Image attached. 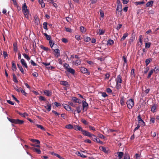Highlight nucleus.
Listing matches in <instances>:
<instances>
[{
    "label": "nucleus",
    "instance_id": "obj_1",
    "mask_svg": "<svg viewBox=\"0 0 159 159\" xmlns=\"http://www.w3.org/2000/svg\"><path fill=\"white\" fill-rule=\"evenodd\" d=\"M8 120L11 123L15 124L21 125L23 123L24 121L23 120H20L18 119H14L7 118Z\"/></svg>",
    "mask_w": 159,
    "mask_h": 159
},
{
    "label": "nucleus",
    "instance_id": "obj_2",
    "mask_svg": "<svg viewBox=\"0 0 159 159\" xmlns=\"http://www.w3.org/2000/svg\"><path fill=\"white\" fill-rule=\"evenodd\" d=\"M22 11L24 14L26 18H28L29 11L27 9L26 3H25L23 5L22 7Z\"/></svg>",
    "mask_w": 159,
    "mask_h": 159
},
{
    "label": "nucleus",
    "instance_id": "obj_3",
    "mask_svg": "<svg viewBox=\"0 0 159 159\" xmlns=\"http://www.w3.org/2000/svg\"><path fill=\"white\" fill-rule=\"evenodd\" d=\"M126 104L128 107L129 109L132 108L134 104L133 100L132 99H129L126 102Z\"/></svg>",
    "mask_w": 159,
    "mask_h": 159
},
{
    "label": "nucleus",
    "instance_id": "obj_4",
    "mask_svg": "<svg viewBox=\"0 0 159 159\" xmlns=\"http://www.w3.org/2000/svg\"><path fill=\"white\" fill-rule=\"evenodd\" d=\"M82 132L84 135L88 136L89 137H91L92 136V134L85 130L83 129L82 131Z\"/></svg>",
    "mask_w": 159,
    "mask_h": 159
},
{
    "label": "nucleus",
    "instance_id": "obj_5",
    "mask_svg": "<svg viewBox=\"0 0 159 159\" xmlns=\"http://www.w3.org/2000/svg\"><path fill=\"white\" fill-rule=\"evenodd\" d=\"M99 148L100 150L102 151L105 153H107L108 152L109 149L107 148H105L103 146H100L99 147Z\"/></svg>",
    "mask_w": 159,
    "mask_h": 159
},
{
    "label": "nucleus",
    "instance_id": "obj_6",
    "mask_svg": "<svg viewBox=\"0 0 159 159\" xmlns=\"http://www.w3.org/2000/svg\"><path fill=\"white\" fill-rule=\"evenodd\" d=\"M82 103L83 110L84 111L85 110V111H86L87 109V107L88 106V103L84 101H82Z\"/></svg>",
    "mask_w": 159,
    "mask_h": 159
},
{
    "label": "nucleus",
    "instance_id": "obj_7",
    "mask_svg": "<svg viewBox=\"0 0 159 159\" xmlns=\"http://www.w3.org/2000/svg\"><path fill=\"white\" fill-rule=\"evenodd\" d=\"M71 62L73 65H75V66H78L81 64V61L80 60L78 59L75 61H71Z\"/></svg>",
    "mask_w": 159,
    "mask_h": 159
},
{
    "label": "nucleus",
    "instance_id": "obj_8",
    "mask_svg": "<svg viewBox=\"0 0 159 159\" xmlns=\"http://www.w3.org/2000/svg\"><path fill=\"white\" fill-rule=\"evenodd\" d=\"M123 154V152H117L115 153V155L116 156H118L119 159H121L122 158Z\"/></svg>",
    "mask_w": 159,
    "mask_h": 159
},
{
    "label": "nucleus",
    "instance_id": "obj_9",
    "mask_svg": "<svg viewBox=\"0 0 159 159\" xmlns=\"http://www.w3.org/2000/svg\"><path fill=\"white\" fill-rule=\"evenodd\" d=\"M80 71H81V72L84 74L88 73L89 75L90 74V72H88L87 69L86 68H85L84 67H80Z\"/></svg>",
    "mask_w": 159,
    "mask_h": 159
},
{
    "label": "nucleus",
    "instance_id": "obj_10",
    "mask_svg": "<svg viewBox=\"0 0 159 159\" xmlns=\"http://www.w3.org/2000/svg\"><path fill=\"white\" fill-rule=\"evenodd\" d=\"M116 83H121L122 82V80L121 79V78L120 75H118L116 78Z\"/></svg>",
    "mask_w": 159,
    "mask_h": 159
},
{
    "label": "nucleus",
    "instance_id": "obj_11",
    "mask_svg": "<svg viewBox=\"0 0 159 159\" xmlns=\"http://www.w3.org/2000/svg\"><path fill=\"white\" fill-rule=\"evenodd\" d=\"M73 129L76 130H79L82 132L83 129L82 127L78 125H74L73 126Z\"/></svg>",
    "mask_w": 159,
    "mask_h": 159
},
{
    "label": "nucleus",
    "instance_id": "obj_12",
    "mask_svg": "<svg viewBox=\"0 0 159 159\" xmlns=\"http://www.w3.org/2000/svg\"><path fill=\"white\" fill-rule=\"evenodd\" d=\"M67 70L66 71L68 72L69 73L71 74L72 75H74L75 73V70L71 68H68L67 67H66Z\"/></svg>",
    "mask_w": 159,
    "mask_h": 159
},
{
    "label": "nucleus",
    "instance_id": "obj_13",
    "mask_svg": "<svg viewBox=\"0 0 159 159\" xmlns=\"http://www.w3.org/2000/svg\"><path fill=\"white\" fill-rule=\"evenodd\" d=\"M44 94L47 96L49 97L52 95V92L49 90H46L44 91Z\"/></svg>",
    "mask_w": 159,
    "mask_h": 159
},
{
    "label": "nucleus",
    "instance_id": "obj_14",
    "mask_svg": "<svg viewBox=\"0 0 159 159\" xmlns=\"http://www.w3.org/2000/svg\"><path fill=\"white\" fill-rule=\"evenodd\" d=\"M20 62L22 65L24 67L26 68H28V66L27 63L24 59H21L20 60Z\"/></svg>",
    "mask_w": 159,
    "mask_h": 159
},
{
    "label": "nucleus",
    "instance_id": "obj_15",
    "mask_svg": "<svg viewBox=\"0 0 159 159\" xmlns=\"http://www.w3.org/2000/svg\"><path fill=\"white\" fill-rule=\"evenodd\" d=\"M82 110V108L81 105H79L78 107H77L76 108V110H75L74 111V114L75 115V112L77 111V112L78 113H80Z\"/></svg>",
    "mask_w": 159,
    "mask_h": 159
},
{
    "label": "nucleus",
    "instance_id": "obj_16",
    "mask_svg": "<svg viewBox=\"0 0 159 159\" xmlns=\"http://www.w3.org/2000/svg\"><path fill=\"white\" fill-rule=\"evenodd\" d=\"M72 100L75 102L77 103H81V101L80 100L75 97H73L72 98Z\"/></svg>",
    "mask_w": 159,
    "mask_h": 159
},
{
    "label": "nucleus",
    "instance_id": "obj_17",
    "mask_svg": "<svg viewBox=\"0 0 159 159\" xmlns=\"http://www.w3.org/2000/svg\"><path fill=\"white\" fill-rule=\"evenodd\" d=\"M63 107L67 111H70L71 110L70 107L68 105L65 104L63 105Z\"/></svg>",
    "mask_w": 159,
    "mask_h": 159
},
{
    "label": "nucleus",
    "instance_id": "obj_18",
    "mask_svg": "<svg viewBox=\"0 0 159 159\" xmlns=\"http://www.w3.org/2000/svg\"><path fill=\"white\" fill-rule=\"evenodd\" d=\"M54 52L56 53L55 56L57 57H58L60 56V50L58 49L54 50Z\"/></svg>",
    "mask_w": 159,
    "mask_h": 159
},
{
    "label": "nucleus",
    "instance_id": "obj_19",
    "mask_svg": "<svg viewBox=\"0 0 159 159\" xmlns=\"http://www.w3.org/2000/svg\"><path fill=\"white\" fill-rule=\"evenodd\" d=\"M122 10H121L116 11V14L117 17H120L122 15Z\"/></svg>",
    "mask_w": 159,
    "mask_h": 159
},
{
    "label": "nucleus",
    "instance_id": "obj_20",
    "mask_svg": "<svg viewBox=\"0 0 159 159\" xmlns=\"http://www.w3.org/2000/svg\"><path fill=\"white\" fill-rule=\"evenodd\" d=\"M75 154L78 156H80L83 158H86L87 157V156H86L84 155V154H83L82 153H81L79 152H77L75 153Z\"/></svg>",
    "mask_w": 159,
    "mask_h": 159
},
{
    "label": "nucleus",
    "instance_id": "obj_21",
    "mask_svg": "<svg viewBox=\"0 0 159 159\" xmlns=\"http://www.w3.org/2000/svg\"><path fill=\"white\" fill-rule=\"evenodd\" d=\"M153 3V2L152 1H150L148 2L146 4L147 7H152Z\"/></svg>",
    "mask_w": 159,
    "mask_h": 159
},
{
    "label": "nucleus",
    "instance_id": "obj_22",
    "mask_svg": "<svg viewBox=\"0 0 159 159\" xmlns=\"http://www.w3.org/2000/svg\"><path fill=\"white\" fill-rule=\"evenodd\" d=\"M38 2L40 4L41 7L43 8L45 7V4L43 2V0H38Z\"/></svg>",
    "mask_w": 159,
    "mask_h": 159
},
{
    "label": "nucleus",
    "instance_id": "obj_23",
    "mask_svg": "<svg viewBox=\"0 0 159 159\" xmlns=\"http://www.w3.org/2000/svg\"><path fill=\"white\" fill-rule=\"evenodd\" d=\"M30 149H31L34 151H35L38 154H39L41 153V151L39 149H37L34 148H31Z\"/></svg>",
    "mask_w": 159,
    "mask_h": 159
},
{
    "label": "nucleus",
    "instance_id": "obj_24",
    "mask_svg": "<svg viewBox=\"0 0 159 159\" xmlns=\"http://www.w3.org/2000/svg\"><path fill=\"white\" fill-rule=\"evenodd\" d=\"M12 70L13 71H16V64L14 63L13 61L12 62Z\"/></svg>",
    "mask_w": 159,
    "mask_h": 159
},
{
    "label": "nucleus",
    "instance_id": "obj_25",
    "mask_svg": "<svg viewBox=\"0 0 159 159\" xmlns=\"http://www.w3.org/2000/svg\"><path fill=\"white\" fill-rule=\"evenodd\" d=\"M128 35V34L127 33H125L123 37L121 38L120 39V41H123V40H124L125 39V38L127 37Z\"/></svg>",
    "mask_w": 159,
    "mask_h": 159
},
{
    "label": "nucleus",
    "instance_id": "obj_26",
    "mask_svg": "<svg viewBox=\"0 0 159 159\" xmlns=\"http://www.w3.org/2000/svg\"><path fill=\"white\" fill-rule=\"evenodd\" d=\"M51 104L48 105L47 106H45V108L48 111H50L51 109Z\"/></svg>",
    "mask_w": 159,
    "mask_h": 159
},
{
    "label": "nucleus",
    "instance_id": "obj_27",
    "mask_svg": "<svg viewBox=\"0 0 159 159\" xmlns=\"http://www.w3.org/2000/svg\"><path fill=\"white\" fill-rule=\"evenodd\" d=\"M138 44L139 45L141 46L142 44V36L141 35H140L139 36V40L138 43Z\"/></svg>",
    "mask_w": 159,
    "mask_h": 159
},
{
    "label": "nucleus",
    "instance_id": "obj_28",
    "mask_svg": "<svg viewBox=\"0 0 159 159\" xmlns=\"http://www.w3.org/2000/svg\"><path fill=\"white\" fill-rule=\"evenodd\" d=\"M122 9V7L121 4H119L117 5V7L116 11L121 10Z\"/></svg>",
    "mask_w": 159,
    "mask_h": 159
},
{
    "label": "nucleus",
    "instance_id": "obj_29",
    "mask_svg": "<svg viewBox=\"0 0 159 159\" xmlns=\"http://www.w3.org/2000/svg\"><path fill=\"white\" fill-rule=\"evenodd\" d=\"M152 61V59L151 58L146 59L145 60V63L146 66H147Z\"/></svg>",
    "mask_w": 159,
    "mask_h": 159
},
{
    "label": "nucleus",
    "instance_id": "obj_30",
    "mask_svg": "<svg viewBox=\"0 0 159 159\" xmlns=\"http://www.w3.org/2000/svg\"><path fill=\"white\" fill-rule=\"evenodd\" d=\"M35 125L38 128L40 129L43 130H45L44 128L42 125H39L38 124H36Z\"/></svg>",
    "mask_w": 159,
    "mask_h": 159
},
{
    "label": "nucleus",
    "instance_id": "obj_31",
    "mask_svg": "<svg viewBox=\"0 0 159 159\" xmlns=\"http://www.w3.org/2000/svg\"><path fill=\"white\" fill-rule=\"evenodd\" d=\"M156 108L157 107L155 105H153L152 107L151 108V111L153 112H154L156 111Z\"/></svg>",
    "mask_w": 159,
    "mask_h": 159
},
{
    "label": "nucleus",
    "instance_id": "obj_32",
    "mask_svg": "<svg viewBox=\"0 0 159 159\" xmlns=\"http://www.w3.org/2000/svg\"><path fill=\"white\" fill-rule=\"evenodd\" d=\"M60 84L66 86H67L68 85V82L66 81H62L60 82Z\"/></svg>",
    "mask_w": 159,
    "mask_h": 159
},
{
    "label": "nucleus",
    "instance_id": "obj_33",
    "mask_svg": "<svg viewBox=\"0 0 159 159\" xmlns=\"http://www.w3.org/2000/svg\"><path fill=\"white\" fill-rule=\"evenodd\" d=\"M153 71H154L153 69H152L151 70L149 71V72L148 73V76L147 78H148L149 79L151 77V75L153 73Z\"/></svg>",
    "mask_w": 159,
    "mask_h": 159
},
{
    "label": "nucleus",
    "instance_id": "obj_34",
    "mask_svg": "<svg viewBox=\"0 0 159 159\" xmlns=\"http://www.w3.org/2000/svg\"><path fill=\"white\" fill-rule=\"evenodd\" d=\"M23 55L24 57L28 61H29V60L30 59V57H29V56L25 53L23 54Z\"/></svg>",
    "mask_w": 159,
    "mask_h": 159
},
{
    "label": "nucleus",
    "instance_id": "obj_35",
    "mask_svg": "<svg viewBox=\"0 0 159 159\" xmlns=\"http://www.w3.org/2000/svg\"><path fill=\"white\" fill-rule=\"evenodd\" d=\"M13 46H14V50L16 52L17 51L18 48L17 44L16 43H13Z\"/></svg>",
    "mask_w": 159,
    "mask_h": 159
},
{
    "label": "nucleus",
    "instance_id": "obj_36",
    "mask_svg": "<svg viewBox=\"0 0 159 159\" xmlns=\"http://www.w3.org/2000/svg\"><path fill=\"white\" fill-rule=\"evenodd\" d=\"M13 81L15 83H17L18 82V81L17 80L16 77L14 74L13 75Z\"/></svg>",
    "mask_w": 159,
    "mask_h": 159
},
{
    "label": "nucleus",
    "instance_id": "obj_37",
    "mask_svg": "<svg viewBox=\"0 0 159 159\" xmlns=\"http://www.w3.org/2000/svg\"><path fill=\"white\" fill-rule=\"evenodd\" d=\"M66 128L69 129H73V126H72L71 124H69L67 125H66Z\"/></svg>",
    "mask_w": 159,
    "mask_h": 159
},
{
    "label": "nucleus",
    "instance_id": "obj_38",
    "mask_svg": "<svg viewBox=\"0 0 159 159\" xmlns=\"http://www.w3.org/2000/svg\"><path fill=\"white\" fill-rule=\"evenodd\" d=\"M138 124H139V125H141L142 126H144L145 125V123L143 120L138 122Z\"/></svg>",
    "mask_w": 159,
    "mask_h": 159
},
{
    "label": "nucleus",
    "instance_id": "obj_39",
    "mask_svg": "<svg viewBox=\"0 0 159 159\" xmlns=\"http://www.w3.org/2000/svg\"><path fill=\"white\" fill-rule=\"evenodd\" d=\"M47 23L46 22H44L43 24V28L46 30H47L48 29L47 28Z\"/></svg>",
    "mask_w": 159,
    "mask_h": 159
},
{
    "label": "nucleus",
    "instance_id": "obj_40",
    "mask_svg": "<svg viewBox=\"0 0 159 159\" xmlns=\"http://www.w3.org/2000/svg\"><path fill=\"white\" fill-rule=\"evenodd\" d=\"M120 103L122 106H123L125 104L124 98L123 97L120 98Z\"/></svg>",
    "mask_w": 159,
    "mask_h": 159
},
{
    "label": "nucleus",
    "instance_id": "obj_41",
    "mask_svg": "<svg viewBox=\"0 0 159 159\" xmlns=\"http://www.w3.org/2000/svg\"><path fill=\"white\" fill-rule=\"evenodd\" d=\"M17 66L19 68L21 72L22 73H24V70L23 69L22 67L21 66H20V65L18 64H17Z\"/></svg>",
    "mask_w": 159,
    "mask_h": 159
},
{
    "label": "nucleus",
    "instance_id": "obj_42",
    "mask_svg": "<svg viewBox=\"0 0 159 159\" xmlns=\"http://www.w3.org/2000/svg\"><path fill=\"white\" fill-rule=\"evenodd\" d=\"M20 92L23 94L25 96H26L27 93L25 92L24 90H23V89L20 87Z\"/></svg>",
    "mask_w": 159,
    "mask_h": 159
},
{
    "label": "nucleus",
    "instance_id": "obj_43",
    "mask_svg": "<svg viewBox=\"0 0 159 159\" xmlns=\"http://www.w3.org/2000/svg\"><path fill=\"white\" fill-rule=\"evenodd\" d=\"M80 30L82 33H84L86 32L85 28H84L83 26H81L80 27Z\"/></svg>",
    "mask_w": 159,
    "mask_h": 159
},
{
    "label": "nucleus",
    "instance_id": "obj_44",
    "mask_svg": "<svg viewBox=\"0 0 159 159\" xmlns=\"http://www.w3.org/2000/svg\"><path fill=\"white\" fill-rule=\"evenodd\" d=\"M145 2L144 1H142L141 2H135V4L136 5H140L142 4H143Z\"/></svg>",
    "mask_w": 159,
    "mask_h": 159
},
{
    "label": "nucleus",
    "instance_id": "obj_45",
    "mask_svg": "<svg viewBox=\"0 0 159 159\" xmlns=\"http://www.w3.org/2000/svg\"><path fill=\"white\" fill-rule=\"evenodd\" d=\"M114 43V42L113 40H109L107 41V44L108 45H111L112 44H113Z\"/></svg>",
    "mask_w": 159,
    "mask_h": 159
},
{
    "label": "nucleus",
    "instance_id": "obj_46",
    "mask_svg": "<svg viewBox=\"0 0 159 159\" xmlns=\"http://www.w3.org/2000/svg\"><path fill=\"white\" fill-rule=\"evenodd\" d=\"M84 40L86 42H88L90 41L91 40V39L90 37H87L85 38H84Z\"/></svg>",
    "mask_w": 159,
    "mask_h": 159
},
{
    "label": "nucleus",
    "instance_id": "obj_47",
    "mask_svg": "<svg viewBox=\"0 0 159 159\" xmlns=\"http://www.w3.org/2000/svg\"><path fill=\"white\" fill-rule=\"evenodd\" d=\"M31 141L33 142H36L38 144H39L40 143V142L38 140L34 139H31Z\"/></svg>",
    "mask_w": 159,
    "mask_h": 159
},
{
    "label": "nucleus",
    "instance_id": "obj_48",
    "mask_svg": "<svg viewBox=\"0 0 159 159\" xmlns=\"http://www.w3.org/2000/svg\"><path fill=\"white\" fill-rule=\"evenodd\" d=\"M99 12L102 18L104 17V15L103 11L101 10H100Z\"/></svg>",
    "mask_w": 159,
    "mask_h": 159
},
{
    "label": "nucleus",
    "instance_id": "obj_49",
    "mask_svg": "<svg viewBox=\"0 0 159 159\" xmlns=\"http://www.w3.org/2000/svg\"><path fill=\"white\" fill-rule=\"evenodd\" d=\"M153 70L154 71L156 72V73H157L159 70V67L158 66H156L154 68V69Z\"/></svg>",
    "mask_w": 159,
    "mask_h": 159
},
{
    "label": "nucleus",
    "instance_id": "obj_50",
    "mask_svg": "<svg viewBox=\"0 0 159 159\" xmlns=\"http://www.w3.org/2000/svg\"><path fill=\"white\" fill-rule=\"evenodd\" d=\"M49 43L50 44V45L51 47L52 48L53 46V45L54 44V43H53V42L52 40H49Z\"/></svg>",
    "mask_w": 159,
    "mask_h": 159
},
{
    "label": "nucleus",
    "instance_id": "obj_51",
    "mask_svg": "<svg viewBox=\"0 0 159 159\" xmlns=\"http://www.w3.org/2000/svg\"><path fill=\"white\" fill-rule=\"evenodd\" d=\"M151 44V43L149 42L148 43H145V47L146 48H149L150 47Z\"/></svg>",
    "mask_w": 159,
    "mask_h": 159
},
{
    "label": "nucleus",
    "instance_id": "obj_52",
    "mask_svg": "<svg viewBox=\"0 0 159 159\" xmlns=\"http://www.w3.org/2000/svg\"><path fill=\"white\" fill-rule=\"evenodd\" d=\"M116 88L117 89H120L121 88V85L120 84V83H117H117H116Z\"/></svg>",
    "mask_w": 159,
    "mask_h": 159
},
{
    "label": "nucleus",
    "instance_id": "obj_53",
    "mask_svg": "<svg viewBox=\"0 0 159 159\" xmlns=\"http://www.w3.org/2000/svg\"><path fill=\"white\" fill-rule=\"evenodd\" d=\"M89 127L90 130H93V131H95V129L93 126L90 125L89 126Z\"/></svg>",
    "mask_w": 159,
    "mask_h": 159
},
{
    "label": "nucleus",
    "instance_id": "obj_54",
    "mask_svg": "<svg viewBox=\"0 0 159 159\" xmlns=\"http://www.w3.org/2000/svg\"><path fill=\"white\" fill-rule=\"evenodd\" d=\"M14 89L18 92H20V88H19L18 87L16 86V87H14Z\"/></svg>",
    "mask_w": 159,
    "mask_h": 159
},
{
    "label": "nucleus",
    "instance_id": "obj_55",
    "mask_svg": "<svg viewBox=\"0 0 159 159\" xmlns=\"http://www.w3.org/2000/svg\"><path fill=\"white\" fill-rule=\"evenodd\" d=\"M67 67L68 68H69L70 66L69 64H67L66 63H65L64 64V67L66 68V70H67V68L66 67Z\"/></svg>",
    "mask_w": 159,
    "mask_h": 159
},
{
    "label": "nucleus",
    "instance_id": "obj_56",
    "mask_svg": "<svg viewBox=\"0 0 159 159\" xmlns=\"http://www.w3.org/2000/svg\"><path fill=\"white\" fill-rule=\"evenodd\" d=\"M39 99L42 101H45L46 100V99L45 98L42 96H40L39 97Z\"/></svg>",
    "mask_w": 159,
    "mask_h": 159
},
{
    "label": "nucleus",
    "instance_id": "obj_57",
    "mask_svg": "<svg viewBox=\"0 0 159 159\" xmlns=\"http://www.w3.org/2000/svg\"><path fill=\"white\" fill-rule=\"evenodd\" d=\"M155 118L153 117H152L150 119V122L152 123H154L155 122Z\"/></svg>",
    "mask_w": 159,
    "mask_h": 159
},
{
    "label": "nucleus",
    "instance_id": "obj_58",
    "mask_svg": "<svg viewBox=\"0 0 159 159\" xmlns=\"http://www.w3.org/2000/svg\"><path fill=\"white\" fill-rule=\"evenodd\" d=\"M82 122L85 125H87V122L84 119H82L81 120Z\"/></svg>",
    "mask_w": 159,
    "mask_h": 159
},
{
    "label": "nucleus",
    "instance_id": "obj_59",
    "mask_svg": "<svg viewBox=\"0 0 159 159\" xmlns=\"http://www.w3.org/2000/svg\"><path fill=\"white\" fill-rule=\"evenodd\" d=\"M30 63L33 66H35L37 65L32 60H31L30 61Z\"/></svg>",
    "mask_w": 159,
    "mask_h": 159
},
{
    "label": "nucleus",
    "instance_id": "obj_60",
    "mask_svg": "<svg viewBox=\"0 0 159 159\" xmlns=\"http://www.w3.org/2000/svg\"><path fill=\"white\" fill-rule=\"evenodd\" d=\"M104 33V31L102 30H99V34L102 35Z\"/></svg>",
    "mask_w": 159,
    "mask_h": 159
},
{
    "label": "nucleus",
    "instance_id": "obj_61",
    "mask_svg": "<svg viewBox=\"0 0 159 159\" xmlns=\"http://www.w3.org/2000/svg\"><path fill=\"white\" fill-rule=\"evenodd\" d=\"M131 75H133L134 76V69H132L131 71Z\"/></svg>",
    "mask_w": 159,
    "mask_h": 159
},
{
    "label": "nucleus",
    "instance_id": "obj_62",
    "mask_svg": "<svg viewBox=\"0 0 159 159\" xmlns=\"http://www.w3.org/2000/svg\"><path fill=\"white\" fill-rule=\"evenodd\" d=\"M76 39L78 40H79L80 39V36L79 35H76L75 36Z\"/></svg>",
    "mask_w": 159,
    "mask_h": 159
},
{
    "label": "nucleus",
    "instance_id": "obj_63",
    "mask_svg": "<svg viewBox=\"0 0 159 159\" xmlns=\"http://www.w3.org/2000/svg\"><path fill=\"white\" fill-rule=\"evenodd\" d=\"M107 92L108 93H112L111 90L109 88H107L106 90Z\"/></svg>",
    "mask_w": 159,
    "mask_h": 159
},
{
    "label": "nucleus",
    "instance_id": "obj_64",
    "mask_svg": "<svg viewBox=\"0 0 159 159\" xmlns=\"http://www.w3.org/2000/svg\"><path fill=\"white\" fill-rule=\"evenodd\" d=\"M32 75H33L35 77H37L38 76V75L36 72H34Z\"/></svg>",
    "mask_w": 159,
    "mask_h": 159
}]
</instances>
